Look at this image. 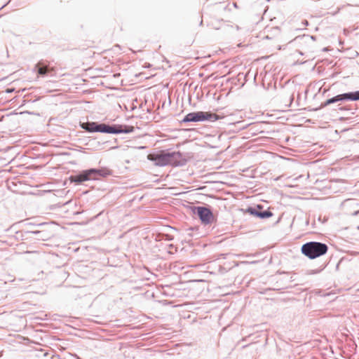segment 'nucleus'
<instances>
[{
	"label": "nucleus",
	"instance_id": "1",
	"mask_svg": "<svg viewBox=\"0 0 359 359\" xmlns=\"http://www.w3.org/2000/svg\"><path fill=\"white\" fill-rule=\"evenodd\" d=\"M80 127L85 131L93 133H102L107 134H129L135 130L133 126L120 124H107L95 121L80 122Z\"/></svg>",
	"mask_w": 359,
	"mask_h": 359
},
{
	"label": "nucleus",
	"instance_id": "2",
	"mask_svg": "<svg viewBox=\"0 0 359 359\" xmlns=\"http://www.w3.org/2000/svg\"><path fill=\"white\" fill-rule=\"evenodd\" d=\"M112 170L107 167L89 168L81 170L75 175H70L69 180L71 183L80 185L86 181L97 180L100 177H107L112 175Z\"/></svg>",
	"mask_w": 359,
	"mask_h": 359
},
{
	"label": "nucleus",
	"instance_id": "3",
	"mask_svg": "<svg viewBox=\"0 0 359 359\" xmlns=\"http://www.w3.org/2000/svg\"><path fill=\"white\" fill-rule=\"evenodd\" d=\"M328 246L323 243L310 241L302 245V253L311 259H313L325 255L327 252Z\"/></svg>",
	"mask_w": 359,
	"mask_h": 359
},
{
	"label": "nucleus",
	"instance_id": "4",
	"mask_svg": "<svg viewBox=\"0 0 359 359\" xmlns=\"http://www.w3.org/2000/svg\"><path fill=\"white\" fill-rule=\"evenodd\" d=\"M219 115L212 113V111H197L187 114L181 121L182 123H187L191 122H215L222 118Z\"/></svg>",
	"mask_w": 359,
	"mask_h": 359
},
{
	"label": "nucleus",
	"instance_id": "5",
	"mask_svg": "<svg viewBox=\"0 0 359 359\" xmlns=\"http://www.w3.org/2000/svg\"><path fill=\"white\" fill-rule=\"evenodd\" d=\"M192 212L197 216L203 224H210L215 221V216L210 207L194 206Z\"/></svg>",
	"mask_w": 359,
	"mask_h": 359
},
{
	"label": "nucleus",
	"instance_id": "6",
	"mask_svg": "<svg viewBox=\"0 0 359 359\" xmlns=\"http://www.w3.org/2000/svg\"><path fill=\"white\" fill-rule=\"evenodd\" d=\"M245 212L262 219H268L273 215L269 209H264L262 205L249 206L245 209Z\"/></svg>",
	"mask_w": 359,
	"mask_h": 359
},
{
	"label": "nucleus",
	"instance_id": "7",
	"mask_svg": "<svg viewBox=\"0 0 359 359\" xmlns=\"http://www.w3.org/2000/svg\"><path fill=\"white\" fill-rule=\"evenodd\" d=\"M147 158L156 166L163 167L169 165L168 150H161L158 153L149 154Z\"/></svg>",
	"mask_w": 359,
	"mask_h": 359
},
{
	"label": "nucleus",
	"instance_id": "8",
	"mask_svg": "<svg viewBox=\"0 0 359 359\" xmlns=\"http://www.w3.org/2000/svg\"><path fill=\"white\" fill-rule=\"evenodd\" d=\"M168 158L169 165L172 167H181L184 166L187 163V158L185 154L180 151H168Z\"/></svg>",
	"mask_w": 359,
	"mask_h": 359
},
{
	"label": "nucleus",
	"instance_id": "9",
	"mask_svg": "<svg viewBox=\"0 0 359 359\" xmlns=\"http://www.w3.org/2000/svg\"><path fill=\"white\" fill-rule=\"evenodd\" d=\"M34 69V71H36L38 76L43 77L48 76L53 71V69L48 65L45 64L43 61H39L36 64Z\"/></svg>",
	"mask_w": 359,
	"mask_h": 359
},
{
	"label": "nucleus",
	"instance_id": "10",
	"mask_svg": "<svg viewBox=\"0 0 359 359\" xmlns=\"http://www.w3.org/2000/svg\"><path fill=\"white\" fill-rule=\"evenodd\" d=\"M337 101L343 102H351V92H347L341 94H339L336 95Z\"/></svg>",
	"mask_w": 359,
	"mask_h": 359
},
{
	"label": "nucleus",
	"instance_id": "11",
	"mask_svg": "<svg viewBox=\"0 0 359 359\" xmlns=\"http://www.w3.org/2000/svg\"><path fill=\"white\" fill-rule=\"evenodd\" d=\"M27 233L37 235V236H39L37 238L39 240H42V241L47 240V238L48 237V233L46 232L42 231H38V230L30 231H27Z\"/></svg>",
	"mask_w": 359,
	"mask_h": 359
},
{
	"label": "nucleus",
	"instance_id": "12",
	"mask_svg": "<svg viewBox=\"0 0 359 359\" xmlns=\"http://www.w3.org/2000/svg\"><path fill=\"white\" fill-rule=\"evenodd\" d=\"M339 102V101H337V97L336 95L331 97V98H329L327 100H326L325 102H322L320 104V109H322V108H324L328 105H330L332 104H335V103H337Z\"/></svg>",
	"mask_w": 359,
	"mask_h": 359
},
{
	"label": "nucleus",
	"instance_id": "13",
	"mask_svg": "<svg viewBox=\"0 0 359 359\" xmlns=\"http://www.w3.org/2000/svg\"><path fill=\"white\" fill-rule=\"evenodd\" d=\"M295 41H299L303 40L305 43H309L310 41H315L316 36H310V35H303V36H299L294 39Z\"/></svg>",
	"mask_w": 359,
	"mask_h": 359
},
{
	"label": "nucleus",
	"instance_id": "14",
	"mask_svg": "<svg viewBox=\"0 0 359 359\" xmlns=\"http://www.w3.org/2000/svg\"><path fill=\"white\" fill-rule=\"evenodd\" d=\"M351 102L359 101V90L351 91Z\"/></svg>",
	"mask_w": 359,
	"mask_h": 359
},
{
	"label": "nucleus",
	"instance_id": "15",
	"mask_svg": "<svg viewBox=\"0 0 359 359\" xmlns=\"http://www.w3.org/2000/svg\"><path fill=\"white\" fill-rule=\"evenodd\" d=\"M290 103H291V102H292V101L294 100V95H293V94H292V95H290Z\"/></svg>",
	"mask_w": 359,
	"mask_h": 359
},
{
	"label": "nucleus",
	"instance_id": "16",
	"mask_svg": "<svg viewBox=\"0 0 359 359\" xmlns=\"http://www.w3.org/2000/svg\"><path fill=\"white\" fill-rule=\"evenodd\" d=\"M304 24L306 25H309V22L307 20H304Z\"/></svg>",
	"mask_w": 359,
	"mask_h": 359
},
{
	"label": "nucleus",
	"instance_id": "17",
	"mask_svg": "<svg viewBox=\"0 0 359 359\" xmlns=\"http://www.w3.org/2000/svg\"><path fill=\"white\" fill-rule=\"evenodd\" d=\"M37 225H38V226H43V225H44V224H43V223H41V224H37Z\"/></svg>",
	"mask_w": 359,
	"mask_h": 359
},
{
	"label": "nucleus",
	"instance_id": "18",
	"mask_svg": "<svg viewBox=\"0 0 359 359\" xmlns=\"http://www.w3.org/2000/svg\"><path fill=\"white\" fill-rule=\"evenodd\" d=\"M187 156V158H188L189 156V154H187V155H185Z\"/></svg>",
	"mask_w": 359,
	"mask_h": 359
},
{
	"label": "nucleus",
	"instance_id": "19",
	"mask_svg": "<svg viewBox=\"0 0 359 359\" xmlns=\"http://www.w3.org/2000/svg\"><path fill=\"white\" fill-rule=\"evenodd\" d=\"M76 359H81V358H77Z\"/></svg>",
	"mask_w": 359,
	"mask_h": 359
}]
</instances>
